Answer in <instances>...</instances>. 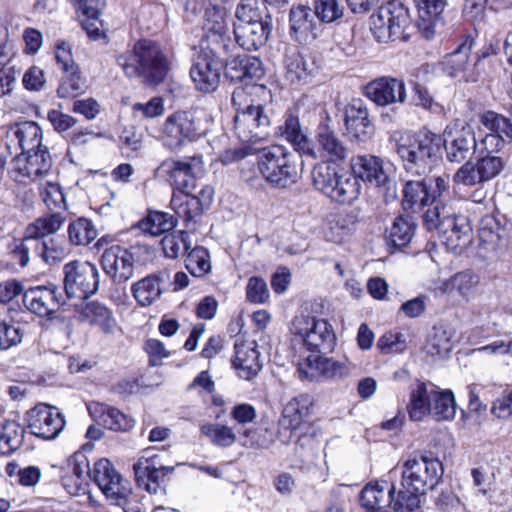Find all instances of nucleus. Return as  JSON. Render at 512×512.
<instances>
[{
  "mask_svg": "<svg viewBox=\"0 0 512 512\" xmlns=\"http://www.w3.org/2000/svg\"><path fill=\"white\" fill-rule=\"evenodd\" d=\"M443 473V464L437 458L420 455L406 459L402 464V488L394 502V511L418 510L421 504V496L438 485Z\"/></svg>",
  "mask_w": 512,
  "mask_h": 512,
  "instance_id": "nucleus-1",
  "label": "nucleus"
},
{
  "mask_svg": "<svg viewBox=\"0 0 512 512\" xmlns=\"http://www.w3.org/2000/svg\"><path fill=\"white\" fill-rule=\"evenodd\" d=\"M395 150L404 167L416 175L430 171L437 161L442 139L436 133L421 130L418 133L394 135Z\"/></svg>",
  "mask_w": 512,
  "mask_h": 512,
  "instance_id": "nucleus-2",
  "label": "nucleus"
},
{
  "mask_svg": "<svg viewBox=\"0 0 512 512\" xmlns=\"http://www.w3.org/2000/svg\"><path fill=\"white\" fill-rule=\"evenodd\" d=\"M235 108L234 131L243 143H256L269 135L270 119L252 93L237 88L232 93Z\"/></svg>",
  "mask_w": 512,
  "mask_h": 512,
  "instance_id": "nucleus-3",
  "label": "nucleus"
},
{
  "mask_svg": "<svg viewBox=\"0 0 512 512\" xmlns=\"http://www.w3.org/2000/svg\"><path fill=\"white\" fill-rule=\"evenodd\" d=\"M235 17L233 33L239 46L257 50L265 45L272 32V19L256 0H242L236 8Z\"/></svg>",
  "mask_w": 512,
  "mask_h": 512,
  "instance_id": "nucleus-4",
  "label": "nucleus"
},
{
  "mask_svg": "<svg viewBox=\"0 0 512 512\" xmlns=\"http://www.w3.org/2000/svg\"><path fill=\"white\" fill-rule=\"evenodd\" d=\"M117 63L128 77H141L153 86L164 80L168 70L159 46L149 40L139 41L133 52L119 55Z\"/></svg>",
  "mask_w": 512,
  "mask_h": 512,
  "instance_id": "nucleus-5",
  "label": "nucleus"
},
{
  "mask_svg": "<svg viewBox=\"0 0 512 512\" xmlns=\"http://www.w3.org/2000/svg\"><path fill=\"white\" fill-rule=\"evenodd\" d=\"M312 178L318 191L341 204H351L361 193V185L356 177L327 162L314 167Z\"/></svg>",
  "mask_w": 512,
  "mask_h": 512,
  "instance_id": "nucleus-6",
  "label": "nucleus"
},
{
  "mask_svg": "<svg viewBox=\"0 0 512 512\" xmlns=\"http://www.w3.org/2000/svg\"><path fill=\"white\" fill-rule=\"evenodd\" d=\"M258 170L271 185L286 188L299 177L298 158L284 146H270L260 151Z\"/></svg>",
  "mask_w": 512,
  "mask_h": 512,
  "instance_id": "nucleus-7",
  "label": "nucleus"
},
{
  "mask_svg": "<svg viewBox=\"0 0 512 512\" xmlns=\"http://www.w3.org/2000/svg\"><path fill=\"white\" fill-rule=\"evenodd\" d=\"M291 333L299 337L303 346L316 353L332 352L336 344V334L328 320L311 314L295 316L291 323Z\"/></svg>",
  "mask_w": 512,
  "mask_h": 512,
  "instance_id": "nucleus-8",
  "label": "nucleus"
},
{
  "mask_svg": "<svg viewBox=\"0 0 512 512\" xmlns=\"http://www.w3.org/2000/svg\"><path fill=\"white\" fill-rule=\"evenodd\" d=\"M409 26L408 9L397 0H389L370 16V30L378 42L404 39Z\"/></svg>",
  "mask_w": 512,
  "mask_h": 512,
  "instance_id": "nucleus-9",
  "label": "nucleus"
},
{
  "mask_svg": "<svg viewBox=\"0 0 512 512\" xmlns=\"http://www.w3.org/2000/svg\"><path fill=\"white\" fill-rule=\"evenodd\" d=\"M200 135V123L195 111L179 110L168 115L160 127L159 139L171 152L181 150Z\"/></svg>",
  "mask_w": 512,
  "mask_h": 512,
  "instance_id": "nucleus-10",
  "label": "nucleus"
},
{
  "mask_svg": "<svg viewBox=\"0 0 512 512\" xmlns=\"http://www.w3.org/2000/svg\"><path fill=\"white\" fill-rule=\"evenodd\" d=\"M58 305L53 286L34 287V314L41 318L48 317L39 322L42 329L41 337L46 340L67 337L70 333V324L66 320L58 316L51 317Z\"/></svg>",
  "mask_w": 512,
  "mask_h": 512,
  "instance_id": "nucleus-11",
  "label": "nucleus"
},
{
  "mask_svg": "<svg viewBox=\"0 0 512 512\" xmlns=\"http://www.w3.org/2000/svg\"><path fill=\"white\" fill-rule=\"evenodd\" d=\"M201 155L186 156L181 159L167 158L155 170V176L168 182L173 191H186L195 188V177L203 171Z\"/></svg>",
  "mask_w": 512,
  "mask_h": 512,
  "instance_id": "nucleus-12",
  "label": "nucleus"
},
{
  "mask_svg": "<svg viewBox=\"0 0 512 512\" xmlns=\"http://www.w3.org/2000/svg\"><path fill=\"white\" fill-rule=\"evenodd\" d=\"M91 476L100 490L111 503L119 506L129 504L132 487L108 459H100L91 471Z\"/></svg>",
  "mask_w": 512,
  "mask_h": 512,
  "instance_id": "nucleus-13",
  "label": "nucleus"
},
{
  "mask_svg": "<svg viewBox=\"0 0 512 512\" xmlns=\"http://www.w3.org/2000/svg\"><path fill=\"white\" fill-rule=\"evenodd\" d=\"M203 31L201 49L229 54L236 48L230 36L229 16L224 9L219 7L206 9Z\"/></svg>",
  "mask_w": 512,
  "mask_h": 512,
  "instance_id": "nucleus-14",
  "label": "nucleus"
},
{
  "mask_svg": "<svg viewBox=\"0 0 512 512\" xmlns=\"http://www.w3.org/2000/svg\"><path fill=\"white\" fill-rule=\"evenodd\" d=\"M64 289L69 298L85 299L99 286L97 267L88 261H71L64 268Z\"/></svg>",
  "mask_w": 512,
  "mask_h": 512,
  "instance_id": "nucleus-15",
  "label": "nucleus"
},
{
  "mask_svg": "<svg viewBox=\"0 0 512 512\" xmlns=\"http://www.w3.org/2000/svg\"><path fill=\"white\" fill-rule=\"evenodd\" d=\"M449 162L461 163L478 151L475 131L468 124L453 123L443 132L442 140Z\"/></svg>",
  "mask_w": 512,
  "mask_h": 512,
  "instance_id": "nucleus-16",
  "label": "nucleus"
},
{
  "mask_svg": "<svg viewBox=\"0 0 512 512\" xmlns=\"http://www.w3.org/2000/svg\"><path fill=\"white\" fill-rule=\"evenodd\" d=\"M227 55L201 49L200 55L190 69V77L197 90L209 93L217 89Z\"/></svg>",
  "mask_w": 512,
  "mask_h": 512,
  "instance_id": "nucleus-17",
  "label": "nucleus"
},
{
  "mask_svg": "<svg viewBox=\"0 0 512 512\" xmlns=\"http://www.w3.org/2000/svg\"><path fill=\"white\" fill-rule=\"evenodd\" d=\"M351 169L356 179L368 182L387 191L393 186V166L374 155H357L351 159Z\"/></svg>",
  "mask_w": 512,
  "mask_h": 512,
  "instance_id": "nucleus-18",
  "label": "nucleus"
},
{
  "mask_svg": "<svg viewBox=\"0 0 512 512\" xmlns=\"http://www.w3.org/2000/svg\"><path fill=\"white\" fill-rule=\"evenodd\" d=\"M150 453L146 450L134 463L133 470L137 484L150 494H157L164 477L174 471V466L167 465L160 455Z\"/></svg>",
  "mask_w": 512,
  "mask_h": 512,
  "instance_id": "nucleus-19",
  "label": "nucleus"
},
{
  "mask_svg": "<svg viewBox=\"0 0 512 512\" xmlns=\"http://www.w3.org/2000/svg\"><path fill=\"white\" fill-rule=\"evenodd\" d=\"M504 168V162L497 156H483L473 163L465 162L453 175L455 185L476 186L487 182L500 174Z\"/></svg>",
  "mask_w": 512,
  "mask_h": 512,
  "instance_id": "nucleus-20",
  "label": "nucleus"
},
{
  "mask_svg": "<svg viewBox=\"0 0 512 512\" xmlns=\"http://www.w3.org/2000/svg\"><path fill=\"white\" fill-rule=\"evenodd\" d=\"M350 368L345 362L321 355H310L299 364L298 372L302 379L310 381L318 376L329 379H343L350 374Z\"/></svg>",
  "mask_w": 512,
  "mask_h": 512,
  "instance_id": "nucleus-21",
  "label": "nucleus"
},
{
  "mask_svg": "<svg viewBox=\"0 0 512 512\" xmlns=\"http://www.w3.org/2000/svg\"><path fill=\"white\" fill-rule=\"evenodd\" d=\"M364 94L378 106L404 103L406 88L402 80L391 77H380L365 86Z\"/></svg>",
  "mask_w": 512,
  "mask_h": 512,
  "instance_id": "nucleus-22",
  "label": "nucleus"
},
{
  "mask_svg": "<svg viewBox=\"0 0 512 512\" xmlns=\"http://www.w3.org/2000/svg\"><path fill=\"white\" fill-rule=\"evenodd\" d=\"M480 284V276L472 270L455 273L450 278L441 281L435 288L436 296H457L468 302Z\"/></svg>",
  "mask_w": 512,
  "mask_h": 512,
  "instance_id": "nucleus-23",
  "label": "nucleus"
},
{
  "mask_svg": "<svg viewBox=\"0 0 512 512\" xmlns=\"http://www.w3.org/2000/svg\"><path fill=\"white\" fill-rule=\"evenodd\" d=\"M311 399L308 395H298L289 400L283 408L282 417L279 421V435L283 442H289L292 434L303 423L309 415Z\"/></svg>",
  "mask_w": 512,
  "mask_h": 512,
  "instance_id": "nucleus-24",
  "label": "nucleus"
},
{
  "mask_svg": "<svg viewBox=\"0 0 512 512\" xmlns=\"http://www.w3.org/2000/svg\"><path fill=\"white\" fill-rule=\"evenodd\" d=\"M101 265L105 273L119 283L130 279L134 272L133 255L118 245L104 251Z\"/></svg>",
  "mask_w": 512,
  "mask_h": 512,
  "instance_id": "nucleus-25",
  "label": "nucleus"
},
{
  "mask_svg": "<svg viewBox=\"0 0 512 512\" xmlns=\"http://www.w3.org/2000/svg\"><path fill=\"white\" fill-rule=\"evenodd\" d=\"M345 125L348 136L358 142H366L374 134V126L369 119L368 109L359 100L353 101L346 107Z\"/></svg>",
  "mask_w": 512,
  "mask_h": 512,
  "instance_id": "nucleus-26",
  "label": "nucleus"
},
{
  "mask_svg": "<svg viewBox=\"0 0 512 512\" xmlns=\"http://www.w3.org/2000/svg\"><path fill=\"white\" fill-rule=\"evenodd\" d=\"M232 52L225 56V76L232 82L258 80L263 74L262 62L250 55H238L231 58Z\"/></svg>",
  "mask_w": 512,
  "mask_h": 512,
  "instance_id": "nucleus-27",
  "label": "nucleus"
},
{
  "mask_svg": "<svg viewBox=\"0 0 512 512\" xmlns=\"http://www.w3.org/2000/svg\"><path fill=\"white\" fill-rule=\"evenodd\" d=\"M32 124L25 122L13 130L10 142L18 145L21 153L16 155L13 160V176L17 182L26 183L30 178L31 165H30V145L31 138L29 137V130Z\"/></svg>",
  "mask_w": 512,
  "mask_h": 512,
  "instance_id": "nucleus-28",
  "label": "nucleus"
},
{
  "mask_svg": "<svg viewBox=\"0 0 512 512\" xmlns=\"http://www.w3.org/2000/svg\"><path fill=\"white\" fill-rule=\"evenodd\" d=\"M64 426V417L56 407L44 403L34 406L35 437L53 440L60 434Z\"/></svg>",
  "mask_w": 512,
  "mask_h": 512,
  "instance_id": "nucleus-29",
  "label": "nucleus"
},
{
  "mask_svg": "<svg viewBox=\"0 0 512 512\" xmlns=\"http://www.w3.org/2000/svg\"><path fill=\"white\" fill-rule=\"evenodd\" d=\"M442 239L453 250H462L472 242V228L466 216L447 215L442 220Z\"/></svg>",
  "mask_w": 512,
  "mask_h": 512,
  "instance_id": "nucleus-30",
  "label": "nucleus"
},
{
  "mask_svg": "<svg viewBox=\"0 0 512 512\" xmlns=\"http://www.w3.org/2000/svg\"><path fill=\"white\" fill-rule=\"evenodd\" d=\"M395 486L387 481L368 483L361 491L360 501L365 512H389L387 508L393 504Z\"/></svg>",
  "mask_w": 512,
  "mask_h": 512,
  "instance_id": "nucleus-31",
  "label": "nucleus"
},
{
  "mask_svg": "<svg viewBox=\"0 0 512 512\" xmlns=\"http://www.w3.org/2000/svg\"><path fill=\"white\" fill-rule=\"evenodd\" d=\"M234 367L239 377L250 380L255 377L262 368L260 353L254 340L237 339L234 345Z\"/></svg>",
  "mask_w": 512,
  "mask_h": 512,
  "instance_id": "nucleus-32",
  "label": "nucleus"
},
{
  "mask_svg": "<svg viewBox=\"0 0 512 512\" xmlns=\"http://www.w3.org/2000/svg\"><path fill=\"white\" fill-rule=\"evenodd\" d=\"M418 14V27L426 39H431L441 24L447 0H414Z\"/></svg>",
  "mask_w": 512,
  "mask_h": 512,
  "instance_id": "nucleus-33",
  "label": "nucleus"
},
{
  "mask_svg": "<svg viewBox=\"0 0 512 512\" xmlns=\"http://www.w3.org/2000/svg\"><path fill=\"white\" fill-rule=\"evenodd\" d=\"M90 415L101 425L114 431H127L134 426V421L117 408L100 402L88 405Z\"/></svg>",
  "mask_w": 512,
  "mask_h": 512,
  "instance_id": "nucleus-34",
  "label": "nucleus"
},
{
  "mask_svg": "<svg viewBox=\"0 0 512 512\" xmlns=\"http://www.w3.org/2000/svg\"><path fill=\"white\" fill-rule=\"evenodd\" d=\"M358 222L359 212L356 210L332 215L327 220L325 236L332 242L341 243L354 232Z\"/></svg>",
  "mask_w": 512,
  "mask_h": 512,
  "instance_id": "nucleus-35",
  "label": "nucleus"
},
{
  "mask_svg": "<svg viewBox=\"0 0 512 512\" xmlns=\"http://www.w3.org/2000/svg\"><path fill=\"white\" fill-rule=\"evenodd\" d=\"M34 183L38 185L39 197L47 209L57 213L66 209L64 193L56 174L34 179Z\"/></svg>",
  "mask_w": 512,
  "mask_h": 512,
  "instance_id": "nucleus-36",
  "label": "nucleus"
},
{
  "mask_svg": "<svg viewBox=\"0 0 512 512\" xmlns=\"http://www.w3.org/2000/svg\"><path fill=\"white\" fill-rule=\"evenodd\" d=\"M317 146L320 156L330 161L343 160L347 156V148L337 134L327 126L319 127Z\"/></svg>",
  "mask_w": 512,
  "mask_h": 512,
  "instance_id": "nucleus-37",
  "label": "nucleus"
},
{
  "mask_svg": "<svg viewBox=\"0 0 512 512\" xmlns=\"http://www.w3.org/2000/svg\"><path fill=\"white\" fill-rule=\"evenodd\" d=\"M314 15L306 6H297L290 10V29L296 40L305 41L309 37H315Z\"/></svg>",
  "mask_w": 512,
  "mask_h": 512,
  "instance_id": "nucleus-38",
  "label": "nucleus"
},
{
  "mask_svg": "<svg viewBox=\"0 0 512 512\" xmlns=\"http://www.w3.org/2000/svg\"><path fill=\"white\" fill-rule=\"evenodd\" d=\"M280 129L281 135L295 148V150L304 154L314 155L312 142L301 127L300 121L297 117L289 115Z\"/></svg>",
  "mask_w": 512,
  "mask_h": 512,
  "instance_id": "nucleus-39",
  "label": "nucleus"
},
{
  "mask_svg": "<svg viewBox=\"0 0 512 512\" xmlns=\"http://www.w3.org/2000/svg\"><path fill=\"white\" fill-rule=\"evenodd\" d=\"M285 69L286 80L294 86L305 85L312 77L311 65L297 51L287 54Z\"/></svg>",
  "mask_w": 512,
  "mask_h": 512,
  "instance_id": "nucleus-40",
  "label": "nucleus"
},
{
  "mask_svg": "<svg viewBox=\"0 0 512 512\" xmlns=\"http://www.w3.org/2000/svg\"><path fill=\"white\" fill-rule=\"evenodd\" d=\"M161 281L160 276L149 275L132 285V294L140 306H150L160 298L162 294Z\"/></svg>",
  "mask_w": 512,
  "mask_h": 512,
  "instance_id": "nucleus-41",
  "label": "nucleus"
},
{
  "mask_svg": "<svg viewBox=\"0 0 512 512\" xmlns=\"http://www.w3.org/2000/svg\"><path fill=\"white\" fill-rule=\"evenodd\" d=\"M80 318L83 322L98 326L106 334H112L117 325L111 312L104 305L97 302L87 304L83 308Z\"/></svg>",
  "mask_w": 512,
  "mask_h": 512,
  "instance_id": "nucleus-42",
  "label": "nucleus"
},
{
  "mask_svg": "<svg viewBox=\"0 0 512 512\" xmlns=\"http://www.w3.org/2000/svg\"><path fill=\"white\" fill-rule=\"evenodd\" d=\"M473 44V38L468 36L453 52L445 56L443 70L448 75L456 77L466 70Z\"/></svg>",
  "mask_w": 512,
  "mask_h": 512,
  "instance_id": "nucleus-43",
  "label": "nucleus"
},
{
  "mask_svg": "<svg viewBox=\"0 0 512 512\" xmlns=\"http://www.w3.org/2000/svg\"><path fill=\"white\" fill-rule=\"evenodd\" d=\"M432 388L429 390L425 383L419 382L411 390L408 413L413 421H421L429 414L432 401Z\"/></svg>",
  "mask_w": 512,
  "mask_h": 512,
  "instance_id": "nucleus-44",
  "label": "nucleus"
},
{
  "mask_svg": "<svg viewBox=\"0 0 512 512\" xmlns=\"http://www.w3.org/2000/svg\"><path fill=\"white\" fill-rule=\"evenodd\" d=\"M192 190L173 191L171 206L178 217L182 218L187 224L192 222L203 212L199 202L191 194Z\"/></svg>",
  "mask_w": 512,
  "mask_h": 512,
  "instance_id": "nucleus-45",
  "label": "nucleus"
},
{
  "mask_svg": "<svg viewBox=\"0 0 512 512\" xmlns=\"http://www.w3.org/2000/svg\"><path fill=\"white\" fill-rule=\"evenodd\" d=\"M429 414L437 421L451 420L456 413L454 395L451 391H437L432 388Z\"/></svg>",
  "mask_w": 512,
  "mask_h": 512,
  "instance_id": "nucleus-46",
  "label": "nucleus"
},
{
  "mask_svg": "<svg viewBox=\"0 0 512 512\" xmlns=\"http://www.w3.org/2000/svg\"><path fill=\"white\" fill-rule=\"evenodd\" d=\"M176 226L174 217L165 212L153 211L138 223V228L145 234L159 236Z\"/></svg>",
  "mask_w": 512,
  "mask_h": 512,
  "instance_id": "nucleus-47",
  "label": "nucleus"
},
{
  "mask_svg": "<svg viewBox=\"0 0 512 512\" xmlns=\"http://www.w3.org/2000/svg\"><path fill=\"white\" fill-rule=\"evenodd\" d=\"M453 332L443 325L434 326L430 332L426 350L427 353L435 356L445 357L452 350Z\"/></svg>",
  "mask_w": 512,
  "mask_h": 512,
  "instance_id": "nucleus-48",
  "label": "nucleus"
},
{
  "mask_svg": "<svg viewBox=\"0 0 512 512\" xmlns=\"http://www.w3.org/2000/svg\"><path fill=\"white\" fill-rule=\"evenodd\" d=\"M403 205L406 209L416 212L430 203L427 184L422 181H407L403 189Z\"/></svg>",
  "mask_w": 512,
  "mask_h": 512,
  "instance_id": "nucleus-49",
  "label": "nucleus"
},
{
  "mask_svg": "<svg viewBox=\"0 0 512 512\" xmlns=\"http://www.w3.org/2000/svg\"><path fill=\"white\" fill-rule=\"evenodd\" d=\"M201 434L215 446L227 448L236 442V434L231 427L221 423H206L200 427Z\"/></svg>",
  "mask_w": 512,
  "mask_h": 512,
  "instance_id": "nucleus-50",
  "label": "nucleus"
},
{
  "mask_svg": "<svg viewBox=\"0 0 512 512\" xmlns=\"http://www.w3.org/2000/svg\"><path fill=\"white\" fill-rule=\"evenodd\" d=\"M480 122L490 133L497 135L502 141H512V122L510 119L494 111H486L480 116Z\"/></svg>",
  "mask_w": 512,
  "mask_h": 512,
  "instance_id": "nucleus-51",
  "label": "nucleus"
},
{
  "mask_svg": "<svg viewBox=\"0 0 512 512\" xmlns=\"http://www.w3.org/2000/svg\"><path fill=\"white\" fill-rule=\"evenodd\" d=\"M478 237L481 249L494 252L501 242L498 222L493 217H484L480 222Z\"/></svg>",
  "mask_w": 512,
  "mask_h": 512,
  "instance_id": "nucleus-52",
  "label": "nucleus"
},
{
  "mask_svg": "<svg viewBox=\"0 0 512 512\" xmlns=\"http://www.w3.org/2000/svg\"><path fill=\"white\" fill-rule=\"evenodd\" d=\"M414 235L413 223L405 217H397L387 230V243L394 247L406 246Z\"/></svg>",
  "mask_w": 512,
  "mask_h": 512,
  "instance_id": "nucleus-53",
  "label": "nucleus"
},
{
  "mask_svg": "<svg viewBox=\"0 0 512 512\" xmlns=\"http://www.w3.org/2000/svg\"><path fill=\"white\" fill-rule=\"evenodd\" d=\"M23 428L15 421H5L0 426V451L8 454L16 450L23 441Z\"/></svg>",
  "mask_w": 512,
  "mask_h": 512,
  "instance_id": "nucleus-54",
  "label": "nucleus"
},
{
  "mask_svg": "<svg viewBox=\"0 0 512 512\" xmlns=\"http://www.w3.org/2000/svg\"><path fill=\"white\" fill-rule=\"evenodd\" d=\"M69 241L73 245H88L97 237V231L86 218H79L68 226Z\"/></svg>",
  "mask_w": 512,
  "mask_h": 512,
  "instance_id": "nucleus-55",
  "label": "nucleus"
},
{
  "mask_svg": "<svg viewBox=\"0 0 512 512\" xmlns=\"http://www.w3.org/2000/svg\"><path fill=\"white\" fill-rule=\"evenodd\" d=\"M186 268L189 272L196 277H201L207 274L211 269L209 260V253L203 247H196L192 249L185 260Z\"/></svg>",
  "mask_w": 512,
  "mask_h": 512,
  "instance_id": "nucleus-56",
  "label": "nucleus"
},
{
  "mask_svg": "<svg viewBox=\"0 0 512 512\" xmlns=\"http://www.w3.org/2000/svg\"><path fill=\"white\" fill-rule=\"evenodd\" d=\"M377 347L385 354H399L408 347L407 337L400 331H389L378 339Z\"/></svg>",
  "mask_w": 512,
  "mask_h": 512,
  "instance_id": "nucleus-57",
  "label": "nucleus"
},
{
  "mask_svg": "<svg viewBox=\"0 0 512 512\" xmlns=\"http://www.w3.org/2000/svg\"><path fill=\"white\" fill-rule=\"evenodd\" d=\"M315 15L324 23H332L342 17L344 8L338 0H315Z\"/></svg>",
  "mask_w": 512,
  "mask_h": 512,
  "instance_id": "nucleus-58",
  "label": "nucleus"
},
{
  "mask_svg": "<svg viewBox=\"0 0 512 512\" xmlns=\"http://www.w3.org/2000/svg\"><path fill=\"white\" fill-rule=\"evenodd\" d=\"M188 238L189 235L185 231H181L179 235H166L162 239V248L165 256L174 259L182 251H188L191 247Z\"/></svg>",
  "mask_w": 512,
  "mask_h": 512,
  "instance_id": "nucleus-59",
  "label": "nucleus"
},
{
  "mask_svg": "<svg viewBox=\"0 0 512 512\" xmlns=\"http://www.w3.org/2000/svg\"><path fill=\"white\" fill-rule=\"evenodd\" d=\"M247 300L255 304H265L270 298V292L266 281L257 276L249 278L246 285Z\"/></svg>",
  "mask_w": 512,
  "mask_h": 512,
  "instance_id": "nucleus-60",
  "label": "nucleus"
},
{
  "mask_svg": "<svg viewBox=\"0 0 512 512\" xmlns=\"http://www.w3.org/2000/svg\"><path fill=\"white\" fill-rule=\"evenodd\" d=\"M35 249L42 261L47 265H54L62 261L65 251L62 247L56 246L53 239L38 241Z\"/></svg>",
  "mask_w": 512,
  "mask_h": 512,
  "instance_id": "nucleus-61",
  "label": "nucleus"
},
{
  "mask_svg": "<svg viewBox=\"0 0 512 512\" xmlns=\"http://www.w3.org/2000/svg\"><path fill=\"white\" fill-rule=\"evenodd\" d=\"M165 111L162 97H153L149 101L133 104L132 112L136 117L152 119L161 116Z\"/></svg>",
  "mask_w": 512,
  "mask_h": 512,
  "instance_id": "nucleus-62",
  "label": "nucleus"
},
{
  "mask_svg": "<svg viewBox=\"0 0 512 512\" xmlns=\"http://www.w3.org/2000/svg\"><path fill=\"white\" fill-rule=\"evenodd\" d=\"M67 74L60 83L57 93L60 98H75L84 92V82L77 70Z\"/></svg>",
  "mask_w": 512,
  "mask_h": 512,
  "instance_id": "nucleus-63",
  "label": "nucleus"
},
{
  "mask_svg": "<svg viewBox=\"0 0 512 512\" xmlns=\"http://www.w3.org/2000/svg\"><path fill=\"white\" fill-rule=\"evenodd\" d=\"M491 414L501 420L512 416V390L504 391L492 402Z\"/></svg>",
  "mask_w": 512,
  "mask_h": 512,
  "instance_id": "nucleus-64",
  "label": "nucleus"
}]
</instances>
